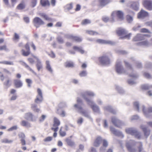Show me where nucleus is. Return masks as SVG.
Listing matches in <instances>:
<instances>
[{
	"instance_id": "nucleus-1",
	"label": "nucleus",
	"mask_w": 152,
	"mask_h": 152,
	"mask_svg": "<svg viewBox=\"0 0 152 152\" xmlns=\"http://www.w3.org/2000/svg\"><path fill=\"white\" fill-rule=\"evenodd\" d=\"M137 145L138 147L139 151L140 152L142 150V145L141 143L136 142L134 140H126V148L129 152H136V149L134 148V146Z\"/></svg>"
},
{
	"instance_id": "nucleus-2",
	"label": "nucleus",
	"mask_w": 152,
	"mask_h": 152,
	"mask_svg": "<svg viewBox=\"0 0 152 152\" xmlns=\"http://www.w3.org/2000/svg\"><path fill=\"white\" fill-rule=\"evenodd\" d=\"M77 101V104H75L74 106L77 110L78 112L85 117L89 119H91L89 113L83 109L81 107V105L83 104L80 98H78Z\"/></svg>"
},
{
	"instance_id": "nucleus-3",
	"label": "nucleus",
	"mask_w": 152,
	"mask_h": 152,
	"mask_svg": "<svg viewBox=\"0 0 152 152\" xmlns=\"http://www.w3.org/2000/svg\"><path fill=\"white\" fill-rule=\"evenodd\" d=\"M124 63L125 66L127 69L126 72V73L129 75V76L134 79L137 78L138 77V75L133 71L131 65L126 61H124Z\"/></svg>"
},
{
	"instance_id": "nucleus-4",
	"label": "nucleus",
	"mask_w": 152,
	"mask_h": 152,
	"mask_svg": "<svg viewBox=\"0 0 152 152\" xmlns=\"http://www.w3.org/2000/svg\"><path fill=\"white\" fill-rule=\"evenodd\" d=\"M126 132L128 134L134 136L136 138L140 139L141 137V134L137 129L133 128H128L125 129Z\"/></svg>"
},
{
	"instance_id": "nucleus-5",
	"label": "nucleus",
	"mask_w": 152,
	"mask_h": 152,
	"mask_svg": "<svg viewBox=\"0 0 152 152\" xmlns=\"http://www.w3.org/2000/svg\"><path fill=\"white\" fill-rule=\"evenodd\" d=\"M115 15H116L120 20H123L124 19V14L123 11L121 10H115L111 13V18L110 20L111 21L113 22L114 21V17Z\"/></svg>"
},
{
	"instance_id": "nucleus-6",
	"label": "nucleus",
	"mask_w": 152,
	"mask_h": 152,
	"mask_svg": "<svg viewBox=\"0 0 152 152\" xmlns=\"http://www.w3.org/2000/svg\"><path fill=\"white\" fill-rule=\"evenodd\" d=\"M99 61L101 64L103 66L108 65L110 63V59L106 55H103L99 57Z\"/></svg>"
},
{
	"instance_id": "nucleus-7",
	"label": "nucleus",
	"mask_w": 152,
	"mask_h": 152,
	"mask_svg": "<svg viewBox=\"0 0 152 152\" xmlns=\"http://www.w3.org/2000/svg\"><path fill=\"white\" fill-rule=\"evenodd\" d=\"M0 78L1 80L2 81H3L4 79H5V81L4 83V85L6 88H7L11 86V79L8 76L5 77L1 72H0Z\"/></svg>"
},
{
	"instance_id": "nucleus-8",
	"label": "nucleus",
	"mask_w": 152,
	"mask_h": 152,
	"mask_svg": "<svg viewBox=\"0 0 152 152\" xmlns=\"http://www.w3.org/2000/svg\"><path fill=\"white\" fill-rule=\"evenodd\" d=\"M94 93L91 91H85L82 94V97L85 100L87 104L88 103V102L87 101L86 99H88L90 101H92L89 97L87 96H90L93 97L95 96Z\"/></svg>"
},
{
	"instance_id": "nucleus-9",
	"label": "nucleus",
	"mask_w": 152,
	"mask_h": 152,
	"mask_svg": "<svg viewBox=\"0 0 152 152\" xmlns=\"http://www.w3.org/2000/svg\"><path fill=\"white\" fill-rule=\"evenodd\" d=\"M87 101L88 102V104L91 106L93 111L96 113H99L100 111L99 108L96 104L93 101H90L88 99H86Z\"/></svg>"
},
{
	"instance_id": "nucleus-10",
	"label": "nucleus",
	"mask_w": 152,
	"mask_h": 152,
	"mask_svg": "<svg viewBox=\"0 0 152 152\" xmlns=\"http://www.w3.org/2000/svg\"><path fill=\"white\" fill-rule=\"evenodd\" d=\"M140 108L142 109L143 114L147 118H149L151 115V113H152V107H149L147 110L145 106L142 105L140 106Z\"/></svg>"
},
{
	"instance_id": "nucleus-11",
	"label": "nucleus",
	"mask_w": 152,
	"mask_h": 152,
	"mask_svg": "<svg viewBox=\"0 0 152 152\" xmlns=\"http://www.w3.org/2000/svg\"><path fill=\"white\" fill-rule=\"evenodd\" d=\"M115 70L118 74H123L125 72V70L122 66L121 61H118L116 63Z\"/></svg>"
},
{
	"instance_id": "nucleus-12",
	"label": "nucleus",
	"mask_w": 152,
	"mask_h": 152,
	"mask_svg": "<svg viewBox=\"0 0 152 152\" xmlns=\"http://www.w3.org/2000/svg\"><path fill=\"white\" fill-rule=\"evenodd\" d=\"M111 121L114 125L118 127H120L124 125V122L120 121L115 117H113L112 118Z\"/></svg>"
},
{
	"instance_id": "nucleus-13",
	"label": "nucleus",
	"mask_w": 152,
	"mask_h": 152,
	"mask_svg": "<svg viewBox=\"0 0 152 152\" xmlns=\"http://www.w3.org/2000/svg\"><path fill=\"white\" fill-rule=\"evenodd\" d=\"M53 127L51 128V129L56 132L58 131V126L60 124V122L59 121L56 117H54L53 119Z\"/></svg>"
},
{
	"instance_id": "nucleus-14",
	"label": "nucleus",
	"mask_w": 152,
	"mask_h": 152,
	"mask_svg": "<svg viewBox=\"0 0 152 152\" xmlns=\"http://www.w3.org/2000/svg\"><path fill=\"white\" fill-rule=\"evenodd\" d=\"M103 139L100 136H97L95 139L93 143V145L95 147H98L100 146L102 142Z\"/></svg>"
},
{
	"instance_id": "nucleus-15",
	"label": "nucleus",
	"mask_w": 152,
	"mask_h": 152,
	"mask_svg": "<svg viewBox=\"0 0 152 152\" xmlns=\"http://www.w3.org/2000/svg\"><path fill=\"white\" fill-rule=\"evenodd\" d=\"M144 6L146 9L149 10H152V1L150 0H145L142 2Z\"/></svg>"
},
{
	"instance_id": "nucleus-16",
	"label": "nucleus",
	"mask_w": 152,
	"mask_h": 152,
	"mask_svg": "<svg viewBox=\"0 0 152 152\" xmlns=\"http://www.w3.org/2000/svg\"><path fill=\"white\" fill-rule=\"evenodd\" d=\"M127 13L129 14L126 16V19L127 22L129 23H131L133 20V15H134V13L132 11L129 10L127 11Z\"/></svg>"
},
{
	"instance_id": "nucleus-17",
	"label": "nucleus",
	"mask_w": 152,
	"mask_h": 152,
	"mask_svg": "<svg viewBox=\"0 0 152 152\" xmlns=\"http://www.w3.org/2000/svg\"><path fill=\"white\" fill-rule=\"evenodd\" d=\"M38 95L37 96L36 99H35V102L39 103L41 102L43 99L42 91L40 88H38L37 90Z\"/></svg>"
},
{
	"instance_id": "nucleus-18",
	"label": "nucleus",
	"mask_w": 152,
	"mask_h": 152,
	"mask_svg": "<svg viewBox=\"0 0 152 152\" xmlns=\"http://www.w3.org/2000/svg\"><path fill=\"white\" fill-rule=\"evenodd\" d=\"M35 26L37 27H39V26L44 24V22L40 18L38 17L35 18L33 20Z\"/></svg>"
},
{
	"instance_id": "nucleus-19",
	"label": "nucleus",
	"mask_w": 152,
	"mask_h": 152,
	"mask_svg": "<svg viewBox=\"0 0 152 152\" xmlns=\"http://www.w3.org/2000/svg\"><path fill=\"white\" fill-rule=\"evenodd\" d=\"M110 130L112 133L116 136H121L122 137H124V135L121 132L116 129L112 126L110 127Z\"/></svg>"
},
{
	"instance_id": "nucleus-20",
	"label": "nucleus",
	"mask_w": 152,
	"mask_h": 152,
	"mask_svg": "<svg viewBox=\"0 0 152 152\" xmlns=\"http://www.w3.org/2000/svg\"><path fill=\"white\" fill-rule=\"evenodd\" d=\"M25 47L26 50V52L24 50L22 49L21 50L22 54L24 56H27L30 53V49L29 44L27 43L25 45Z\"/></svg>"
},
{
	"instance_id": "nucleus-21",
	"label": "nucleus",
	"mask_w": 152,
	"mask_h": 152,
	"mask_svg": "<svg viewBox=\"0 0 152 152\" xmlns=\"http://www.w3.org/2000/svg\"><path fill=\"white\" fill-rule=\"evenodd\" d=\"M130 6L133 10H138L139 4L137 1H131L130 2Z\"/></svg>"
},
{
	"instance_id": "nucleus-22",
	"label": "nucleus",
	"mask_w": 152,
	"mask_h": 152,
	"mask_svg": "<svg viewBox=\"0 0 152 152\" xmlns=\"http://www.w3.org/2000/svg\"><path fill=\"white\" fill-rule=\"evenodd\" d=\"M96 42L102 44H109L110 45H114L115 43L111 41L108 40H102L101 39H98L96 40Z\"/></svg>"
},
{
	"instance_id": "nucleus-23",
	"label": "nucleus",
	"mask_w": 152,
	"mask_h": 152,
	"mask_svg": "<svg viewBox=\"0 0 152 152\" xmlns=\"http://www.w3.org/2000/svg\"><path fill=\"white\" fill-rule=\"evenodd\" d=\"M148 13L144 10H142L138 13L137 17L138 18H142L148 15Z\"/></svg>"
},
{
	"instance_id": "nucleus-24",
	"label": "nucleus",
	"mask_w": 152,
	"mask_h": 152,
	"mask_svg": "<svg viewBox=\"0 0 152 152\" xmlns=\"http://www.w3.org/2000/svg\"><path fill=\"white\" fill-rule=\"evenodd\" d=\"M24 118L28 120H29L32 121H35V119L33 118V115L30 112L25 114Z\"/></svg>"
},
{
	"instance_id": "nucleus-25",
	"label": "nucleus",
	"mask_w": 152,
	"mask_h": 152,
	"mask_svg": "<svg viewBox=\"0 0 152 152\" xmlns=\"http://www.w3.org/2000/svg\"><path fill=\"white\" fill-rule=\"evenodd\" d=\"M145 35L140 34H138L133 39L134 41L141 40L145 39Z\"/></svg>"
},
{
	"instance_id": "nucleus-26",
	"label": "nucleus",
	"mask_w": 152,
	"mask_h": 152,
	"mask_svg": "<svg viewBox=\"0 0 152 152\" xmlns=\"http://www.w3.org/2000/svg\"><path fill=\"white\" fill-rule=\"evenodd\" d=\"M33 56L37 60V63L36 66L38 70L39 71L42 68V65L40 59L37 57L35 56Z\"/></svg>"
},
{
	"instance_id": "nucleus-27",
	"label": "nucleus",
	"mask_w": 152,
	"mask_h": 152,
	"mask_svg": "<svg viewBox=\"0 0 152 152\" xmlns=\"http://www.w3.org/2000/svg\"><path fill=\"white\" fill-rule=\"evenodd\" d=\"M14 85L16 88H19L23 86V83L20 80L15 79L14 80Z\"/></svg>"
},
{
	"instance_id": "nucleus-28",
	"label": "nucleus",
	"mask_w": 152,
	"mask_h": 152,
	"mask_svg": "<svg viewBox=\"0 0 152 152\" xmlns=\"http://www.w3.org/2000/svg\"><path fill=\"white\" fill-rule=\"evenodd\" d=\"M117 33L119 36H124L127 34V32L124 29L120 28L117 30Z\"/></svg>"
},
{
	"instance_id": "nucleus-29",
	"label": "nucleus",
	"mask_w": 152,
	"mask_h": 152,
	"mask_svg": "<svg viewBox=\"0 0 152 152\" xmlns=\"http://www.w3.org/2000/svg\"><path fill=\"white\" fill-rule=\"evenodd\" d=\"M66 37L68 38L71 39L77 42H80L82 41V39L78 37L74 36L71 35H68Z\"/></svg>"
},
{
	"instance_id": "nucleus-30",
	"label": "nucleus",
	"mask_w": 152,
	"mask_h": 152,
	"mask_svg": "<svg viewBox=\"0 0 152 152\" xmlns=\"http://www.w3.org/2000/svg\"><path fill=\"white\" fill-rule=\"evenodd\" d=\"M140 128L142 129L144 132L145 135L146 137H147L149 136L150 134V131L147 129L144 126L141 125L140 126Z\"/></svg>"
},
{
	"instance_id": "nucleus-31",
	"label": "nucleus",
	"mask_w": 152,
	"mask_h": 152,
	"mask_svg": "<svg viewBox=\"0 0 152 152\" xmlns=\"http://www.w3.org/2000/svg\"><path fill=\"white\" fill-rule=\"evenodd\" d=\"M67 144L70 146L72 147L75 145V142L69 138H67L65 140Z\"/></svg>"
},
{
	"instance_id": "nucleus-32",
	"label": "nucleus",
	"mask_w": 152,
	"mask_h": 152,
	"mask_svg": "<svg viewBox=\"0 0 152 152\" xmlns=\"http://www.w3.org/2000/svg\"><path fill=\"white\" fill-rule=\"evenodd\" d=\"M100 5L102 7L111 2L112 0H99Z\"/></svg>"
},
{
	"instance_id": "nucleus-33",
	"label": "nucleus",
	"mask_w": 152,
	"mask_h": 152,
	"mask_svg": "<svg viewBox=\"0 0 152 152\" xmlns=\"http://www.w3.org/2000/svg\"><path fill=\"white\" fill-rule=\"evenodd\" d=\"M104 109L105 111H109L114 114L116 113L115 111L110 106H107L104 107Z\"/></svg>"
},
{
	"instance_id": "nucleus-34",
	"label": "nucleus",
	"mask_w": 152,
	"mask_h": 152,
	"mask_svg": "<svg viewBox=\"0 0 152 152\" xmlns=\"http://www.w3.org/2000/svg\"><path fill=\"white\" fill-rule=\"evenodd\" d=\"M20 124L22 126L27 128H29L31 127L30 123L28 121L25 120L22 121Z\"/></svg>"
},
{
	"instance_id": "nucleus-35",
	"label": "nucleus",
	"mask_w": 152,
	"mask_h": 152,
	"mask_svg": "<svg viewBox=\"0 0 152 152\" xmlns=\"http://www.w3.org/2000/svg\"><path fill=\"white\" fill-rule=\"evenodd\" d=\"M31 108L34 112L38 113L40 111V109L37 107V105L35 104L31 105Z\"/></svg>"
},
{
	"instance_id": "nucleus-36",
	"label": "nucleus",
	"mask_w": 152,
	"mask_h": 152,
	"mask_svg": "<svg viewBox=\"0 0 152 152\" xmlns=\"http://www.w3.org/2000/svg\"><path fill=\"white\" fill-rule=\"evenodd\" d=\"M19 62L21 63L22 65L24 66L26 68H27L29 70L33 72H34V71L25 62L22 61H19Z\"/></svg>"
},
{
	"instance_id": "nucleus-37",
	"label": "nucleus",
	"mask_w": 152,
	"mask_h": 152,
	"mask_svg": "<svg viewBox=\"0 0 152 152\" xmlns=\"http://www.w3.org/2000/svg\"><path fill=\"white\" fill-rule=\"evenodd\" d=\"M13 140H9L7 138H4L1 140V142L2 143L10 144L12 143Z\"/></svg>"
},
{
	"instance_id": "nucleus-38",
	"label": "nucleus",
	"mask_w": 152,
	"mask_h": 152,
	"mask_svg": "<svg viewBox=\"0 0 152 152\" xmlns=\"http://www.w3.org/2000/svg\"><path fill=\"white\" fill-rule=\"evenodd\" d=\"M73 49L80 52L81 54H83L84 53V51L82 49L81 47H78L76 46L73 47Z\"/></svg>"
},
{
	"instance_id": "nucleus-39",
	"label": "nucleus",
	"mask_w": 152,
	"mask_h": 152,
	"mask_svg": "<svg viewBox=\"0 0 152 152\" xmlns=\"http://www.w3.org/2000/svg\"><path fill=\"white\" fill-rule=\"evenodd\" d=\"M41 3L42 5L43 6H49L50 3L48 0H41Z\"/></svg>"
},
{
	"instance_id": "nucleus-40",
	"label": "nucleus",
	"mask_w": 152,
	"mask_h": 152,
	"mask_svg": "<svg viewBox=\"0 0 152 152\" xmlns=\"http://www.w3.org/2000/svg\"><path fill=\"white\" fill-rule=\"evenodd\" d=\"M65 66L66 67H72L74 66V64L72 62L67 61L65 63Z\"/></svg>"
},
{
	"instance_id": "nucleus-41",
	"label": "nucleus",
	"mask_w": 152,
	"mask_h": 152,
	"mask_svg": "<svg viewBox=\"0 0 152 152\" xmlns=\"http://www.w3.org/2000/svg\"><path fill=\"white\" fill-rule=\"evenodd\" d=\"M61 116L64 117L66 115L65 112L61 110H58L57 112Z\"/></svg>"
},
{
	"instance_id": "nucleus-42",
	"label": "nucleus",
	"mask_w": 152,
	"mask_h": 152,
	"mask_svg": "<svg viewBox=\"0 0 152 152\" xmlns=\"http://www.w3.org/2000/svg\"><path fill=\"white\" fill-rule=\"evenodd\" d=\"M46 68L47 70L50 72H52L53 70L51 68V67L50 64V62L49 61H46Z\"/></svg>"
},
{
	"instance_id": "nucleus-43",
	"label": "nucleus",
	"mask_w": 152,
	"mask_h": 152,
	"mask_svg": "<svg viewBox=\"0 0 152 152\" xmlns=\"http://www.w3.org/2000/svg\"><path fill=\"white\" fill-rule=\"evenodd\" d=\"M134 106L135 110L138 111H140V104L138 102H135L134 103Z\"/></svg>"
},
{
	"instance_id": "nucleus-44",
	"label": "nucleus",
	"mask_w": 152,
	"mask_h": 152,
	"mask_svg": "<svg viewBox=\"0 0 152 152\" xmlns=\"http://www.w3.org/2000/svg\"><path fill=\"white\" fill-rule=\"evenodd\" d=\"M152 88V85H149L148 84H144L142 86V88L144 89H148Z\"/></svg>"
},
{
	"instance_id": "nucleus-45",
	"label": "nucleus",
	"mask_w": 152,
	"mask_h": 152,
	"mask_svg": "<svg viewBox=\"0 0 152 152\" xmlns=\"http://www.w3.org/2000/svg\"><path fill=\"white\" fill-rule=\"evenodd\" d=\"M150 44L147 41H145L142 42H140L139 43V45H145L146 46H148L150 45Z\"/></svg>"
},
{
	"instance_id": "nucleus-46",
	"label": "nucleus",
	"mask_w": 152,
	"mask_h": 152,
	"mask_svg": "<svg viewBox=\"0 0 152 152\" xmlns=\"http://www.w3.org/2000/svg\"><path fill=\"white\" fill-rule=\"evenodd\" d=\"M102 125L105 128H107L108 127V124L107 121L106 119L103 120Z\"/></svg>"
},
{
	"instance_id": "nucleus-47",
	"label": "nucleus",
	"mask_w": 152,
	"mask_h": 152,
	"mask_svg": "<svg viewBox=\"0 0 152 152\" xmlns=\"http://www.w3.org/2000/svg\"><path fill=\"white\" fill-rule=\"evenodd\" d=\"M115 88L120 93L122 94L124 92V91L123 89L121 88L119 86L116 85Z\"/></svg>"
},
{
	"instance_id": "nucleus-48",
	"label": "nucleus",
	"mask_w": 152,
	"mask_h": 152,
	"mask_svg": "<svg viewBox=\"0 0 152 152\" xmlns=\"http://www.w3.org/2000/svg\"><path fill=\"white\" fill-rule=\"evenodd\" d=\"M25 4L24 3H21L18 5L17 8L19 10H22L25 8Z\"/></svg>"
},
{
	"instance_id": "nucleus-49",
	"label": "nucleus",
	"mask_w": 152,
	"mask_h": 152,
	"mask_svg": "<svg viewBox=\"0 0 152 152\" xmlns=\"http://www.w3.org/2000/svg\"><path fill=\"white\" fill-rule=\"evenodd\" d=\"M139 118V117L137 115H133L130 118V120L131 121H134L137 120Z\"/></svg>"
},
{
	"instance_id": "nucleus-50",
	"label": "nucleus",
	"mask_w": 152,
	"mask_h": 152,
	"mask_svg": "<svg viewBox=\"0 0 152 152\" xmlns=\"http://www.w3.org/2000/svg\"><path fill=\"white\" fill-rule=\"evenodd\" d=\"M40 15L42 17L46 20H50V18L49 17H48L45 14L43 13H42L40 14Z\"/></svg>"
},
{
	"instance_id": "nucleus-51",
	"label": "nucleus",
	"mask_w": 152,
	"mask_h": 152,
	"mask_svg": "<svg viewBox=\"0 0 152 152\" xmlns=\"http://www.w3.org/2000/svg\"><path fill=\"white\" fill-rule=\"evenodd\" d=\"M13 39L14 41L18 42L19 39V35L16 33H15Z\"/></svg>"
},
{
	"instance_id": "nucleus-52",
	"label": "nucleus",
	"mask_w": 152,
	"mask_h": 152,
	"mask_svg": "<svg viewBox=\"0 0 152 152\" xmlns=\"http://www.w3.org/2000/svg\"><path fill=\"white\" fill-rule=\"evenodd\" d=\"M18 136L20 139H25L26 137L24 133L22 132H20L19 133Z\"/></svg>"
},
{
	"instance_id": "nucleus-53",
	"label": "nucleus",
	"mask_w": 152,
	"mask_h": 152,
	"mask_svg": "<svg viewBox=\"0 0 152 152\" xmlns=\"http://www.w3.org/2000/svg\"><path fill=\"white\" fill-rule=\"evenodd\" d=\"M65 9H67L68 10L71 9L72 7V4L71 3L69 4H67L65 7Z\"/></svg>"
},
{
	"instance_id": "nucleus-54",
	"label": "nucleus",
	"mask_w": 152,
	"mask_h": 152,
	"mask_svg": "<svg viewBox=\"0 0 152 152\" xmlns=\"http://www.w3.org/2000/svg\"><path fill=\"white\" fill-rule=\"evenodd\" d=\"M91 23L90 21L88 19H85L82 22V25H86Z\"/></svg>"
},
{
	"instance_id": "nucleus-55",
	"label": "nucleus",
	"mask_w": 152,
	"mask_h": 152,
	"mask_svg": "<svg viewBox=\"0 0 152 152\" xmlns=\"http://www.w3.org/2000/svg\"><path fill=\"white\" fill-rule=\"evenodd\" d=\"M87 75V72L85 71H83L79 74V75L81 77L86 76Z\"/></svg>"
},
{
	"instance_id": "nucleus-56",
	"label": "nucleus",
	"mask_w": 152,
	"mask_h": 152,
	"mask_svg": "<svg viewBox=\"0 0 152 152\" xmlns=\"http://www.w3.org/2000/svg\"><path fill=\"white\" fill-rule=\"evenodd\" d=\"M26 82L28 84V86L29 87H31V85L32 83V81L30 79H27L26 80Z\"/></svg>"
},
{
	"instance_id": "nucleus-57",
	"label": "nucleus",
	"mask_w": 152,
	"mask_h": 152,
	"mask_svg": "<svg viewBox=\"0 0 152 152\" xmlns=\"http://www.w3.org/2000/svg\"><path fill=\"white\" fill-rule=\"evenodd\" d=\"M86 33L91 35H97L98 33L96 32H94L92 31H87Z\"/></svg>"
},
{
	"instance_id": "nucleus-58",
	"label": "nucleus",
	"mask_w": 152,
	"mask_h": 152,
	"mask_svg": "<svg viewBox=\"0 0 152 152\" xmlns=\"http://www.w3.org/2000/svg\"><path fill=\"white\" fill-rule=\"evenodd\" d=\"M52 140V137H48L44 139V141L45 142H50Z\"/></svg>"
},
{
	"instance_id": "nucleus-59",
	"label": "nucleus",
	"mask_w": 152,
	"mask_h": 152,
	"mask_svg": "<svg viewBox=\"0 0 152 152\" xmlns=\"http://www.w3.org/2000/svg\"><path fill=\"white\" fill-rule=\"evenodd\" d=\"M37 3V0H32L31 4V6L32 7H34L36 5Z\"/></svg>"
},
{
	"instance_id": "nucleus-60",
	"label": "nucleus",
	"mask_w": 152,
	"mask_h": 152,
	"mask_svg": "<svg viewBox=\"0 0 152 152\" xmlns=\"http://www.w3.org/2000/svg\"><path fill=\"white\" fill-rule=\"evenodd\" d=\"M17 129V126H13L7 130L8 131H11L13 130H16Z\"/></svg>"
},
{
	"instance_id": "nucleus-61",
	"label": "nucleus",
	"mask_w": 152,
	"mask_h": 152,
	"mask_svg": "<svg viewBox=\"0 0 152 152\" xmlns=\"http://www.w3.org/2000/svg\"><path fill=\"white\" fill-rule=\"evenodd\" d=\"M60 135L62 137H64L66 135V134L65 132L62 131V127L61 128L59 131Z\"/></svg>"
},
{
	"instance_id": "nucleus-62",
	"label": "nucleus",
	"mask_w": 152,
	"mask_h": 152,
	"mask_svg": "<svg viewBox=\"0 0 152 152\" xmlns=\"http://www.w3.org/2000/svg\"><path fill=\"white\" fill-rule=\"evenodd\" d=\"M102 142V145L107 147L108 145L107 141L105 140H103Z\"/></svg>"
},
{
	"instance_id": "nucleus-63",
	"label": "nucleus",
	"mask_w": 152,
	"mask_h": 152,
	"mask_svg": "<svg viewBox=\"0 0 152 152\" xmlns=\"http://www.w3.org/2000/svg\"><path fill=\"white\" fill-rule=\"evenodd\" d=\"M83 121V119L81 117H80L78 118L77 121V124L80 125L81 124Z\"/></svg>"
},
{
	"instance_id": "nucleus-64",
	"label": "nucleus",
	"mask_w": 152,
	"mask_h": 152,
	"mask_svg": "<svg viewBox=\"0 0 152 152\" xmlns=\"http://www.w3.org/2000/svg\"><path fill=\"white\" fill-rule=\"evenodd\" d=\"M140 31L142 32L150 33V31L148 29L145 28H142L141 29Z\"/></svg>"
}]
</instances>
